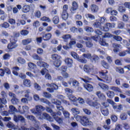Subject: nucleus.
<instances>
[{
    "label": "nucleus",
    "mask_w": 130,
    "mask_h": 130,
    "mask_svg": "<svg viewBox=\"0 0 130 130\" xmlns=\"http://www.w3.org/2000/svg\"><path fill=\"white\" fill-rule=\"evenodd\" d=\"M96 95L100 98V99H101L102 100H106V98L105 97L104 94L102 93L100 91H96Z\"/></svg>",
    "instance_id": "bb28decb"
},
{
    "label": "nucleus",
    "mask_w": 130,
    "mask_h": 130,
    "mask_svg": "<svg viewBox=\"0 0 130 130\" xmlns=\"http://www.w3.org/2000/svg\"><path fill=\"white\" fill-rule=\"evenodd\" d=\"M52 103L53 104H55L56 107L58 110V112L56 113V115L58 116H60L61 115V112L62 111L63 114L66 118H70V112H68V111H65L64 109L62 106H61V102L60 101L56 100V99H52Z\"/></svg>",
    "instance_id": "f03ea898"
},
{
    "label": "nucleus",
    "mask_w": 130,
    "mask_h": 130,
    "mask_svg": "<svg viewBox=\"0 0 130 130\" xmlns=\"http://www.w3.org/2000/svg\"><path fill=\"white\" fill-rule=\"evenodd\" d=\"M85 16L86 19H89V20H91V21L95 20V16L91 14H86Z\"/></svg>",
    "instance_id": "49530a36"
},
{
    "label": "nucleus",
    "mask_w": 130,
    "mask_h": 130,
    "mask_svg": "<svg viewBox=\"0 0 130 130\" xmlns=\"http://www.w3.org/2000/svg\"><path fill=\"white\" fill-rule=\"evenodd\" d=\"M32 58L36 60H40V61L42 60V58L40 57L39 56H38V55L36 54H34L32 55Z\"/></svg>",
    "instance_id": "bf43d9fd"
},
{
    "label": "nucleus",
    "mask_w": 130,
    "mask_h": 130,
    "mask_svg": "<svg viewBox=\"0 0 130 130\" xmlns=\"http://www.w3.org/2000/svg\"><path fill=\"white\" fill-rule=\"evenodd\" d=\"M68 83L69 84V85H72L73 87H74V88H77L78 87H79V85H80V83H79V81L76 80V79H74L73 78H71L69 81H68Z\"/></svg>",
    "instance_id": "4468645a"
},
{
    "label": "nucleus",
    "mask_w": 130,
    "mask_h": 130,
    "mask_svg": "<svg viewBox=\"0 0 130 130\" xmlns=\"http://www.w3.org/2000/svg\"><path fill=\"white\" fill-rule=\"evenodd\" d=\"M107 95L109 98H113L114 97V92L109 90L107 92Z\"/></svg>",
    "instance_id": "864d4df0"
},
{
    "label": "nucleus",
    "mask_w": 130,
    "mask_h": 130,
    "mask_svg": "<svg viewBox=\"0 0 130 130\" xmlns=\"http://www.w3.org/2000/svg\"><path fill=\"white\" fill-rule=\"evenodd\" d=\"M98 41L99 42V43L102 46H108V43H106L105 41H103V38H100L99 40Z\"/></svg>",
    "instance_id": "e433bc0d"
},
{
    "label": "nucleus",
    "mask_w": 130,
    "mask_h": 130,
    "mask_svg": "<svg viewBox=\"0 0 130 130\" xmlns=\"http://www.w3.org/2000/svg\"><path fill=\"white\" fill-rule=\"evenodd\" d=\"M13 119L15 122H19V121H21V122H25V118H24L23 116L20 115H14Z\"/></svg>",
    "instance_id": "2eb2a0df"
},
{
    "label": "nucleus",
    "mask_w": 130,
    "mask_h": 130,
    "mask_svg": "<svg viewBox=\"0 0 130 130\" xmlns=\"http://www.w3.org/2000/svg\"><path fill=\"white\" fill-rule=\"evenodd\" d=\"M84 30L86 31V32H87V33H92V32H94V29L90 26H86L84 28Z\"/></svg>",
    "instance_id": "09e8293b"
},
{
    "label": "nucleus",
    "mask_w": 130,
    "mask_h": 130,
    "mask_svg": "<svg viewBox=\"0 0 130 130\" xmlns=\"http://www.w3.org/2000/svg\"><path fill=\"white\" fill-rule=\"evenodd\" d=\"M77 39L80 43L84 44V43H85V41H84V40H90L91 38L86 36L82 37L81 36H78L77 37Z\"/></svg>",
    "instance_id": "aec40b11"
},
{
    "label": "nucleus",
    "mask_w": 130,
    "mask_h": 130,
    "mask_svg": "<svg viewBox=\"0 0 130 130\" xmlns=\"http://www.w3.org/2000/svg\"><path fill=\"white\" fill-rule=\"evenodd\" d=\"M51 58L54 60V66L56 68H59L61 64V57L56 54H54L51 55Z\"/></svg>",
    "instance_id": "423d86ee"
},
{
    "label": "nucleus",
    "mask_w": 130,
    "mask_h": 130,
    "mask_svg": "<svg viewBox=\"0 0 130 130\" xmlns=\"http://www.w3.org/2000/svg\"><path fill=\"white\" fill-rule=\"evenodd\" d=\"M98 6L95 4H92L90 6V9L92 12V13H97L98 12L99 10Z\"/></svg>",
    "instance_id": "c85d7f7f"
},
{
    "label": "nucleus",
    "mask_w": 130,
    "mask_h": 130,
    "mask_svg": "<svg viewBox=\"0 0 130 130\" xmlns=\"http://www.w3.org/2000/svg\"><path fill=\"white\" fill-rule=\"evenodd\" d=\"M71 111L73 113V114H80V110L79 109L76 108H73L71 109Z\"/></svg>",
    "instance_id": "3c124183"
},
{
    "label": "nucleus",
    "mask_w": 130,
    "mask_h": 130,
    "mask_svg": "<svg viewBox=\"0 0 130 130\" xmlns=\"http://www.w3.org/2000/svg\"><path fill=\"white\" fill-rule=\"evenodd\" d=\"M91 60L96 62L97 60H99V57L96 55H93L92 56H91Z\"/></svg>",
    "instance_id": "338daca9"
},
{
    "label": "nucleus",
    "mask_w": 130,
    "mask_h": 130,
    "mask_svg": "<svg viewBox=\"0 0 130 130\" xmlns=\"http://www.w3.org/2000/svg\"><path fill=\"white\" fill-rule=\"evenodd\" d=\"M46 86L48 87H50L53 90H57V89H58V86L54 83H52L51 84L49 83H47Z\"/></svg>",
    "instance_id": "72a5a7b5"
},
{
    "label": "nucleus",
    "mask_w": 130,
    "mask_h": 130,
    "mask_svg": "<svg viewBox=\"0 0 130 130\" xmlns=\"http://www.w3.org/2000/svg\"><path fill=\"white\" fill-rule=\"evenodd\" d=\"M80 79L81 80H82V81H83V82L85 83V84H83L84 88H85V89L88 91V92H92V91H93V90L94 89L93 85L87 83H89V82H90V81H91L92 79L87 76H84L83 78H81Z\"/></svg>",
    "instance_id": "20e7f679"
},
{
    "label": "nucleus",
    "mask_w": 130,
    "mask_h": 130,
    "mask_svg": "<svg viewBox=\"0 0 130 130\" xmlns=\"http://www.w3.org/2000/svg\"><path fill=\"white\" fill-rule=\"evenodd\" d=\"M18 47V45L16 43V41L13 42L12 39L10 40V43L8 45L7 48L10 50H12V49H15V48H17Z\"/></svg>",
    "instance_id": "ddd939ff"
},
{
    "label": "nucleus",
    "mask_w": 130,
    "mask_h": 130,
    "mask_svg": "<svg viewBox=\"0 0 130 130\" xmlns=\"http://www.w3.org/2000/svg\"><path fill=\"white\" fill-rule=\"evenodd\" d=\"M79 9V5L78 4V3L76 2V1H74L72 3V7H71V9L70 10L71 13H75L77 10Z\"/></svg>",
    "instance_id": "6ab92c4d"
},
{
    "label": "nucleus",
    "mask_w": 130,
    "mask_h": 130,
    "mask_svg": "<svg viewBox=\"0 0 130 130\" xmlns=\"http://www.w3.org/2000/svg\"><path fill=\"white\" fill-rule=\"evenodd\" d=\"M83 57L87 58V59H90L92 58V55L91 53H86L82 55Z\"/></svg>",
    "instance_id": "13d9d810"
},
{
    "label": "nucleus",
    "mask_w": 130,
    "mask_h": 130,
    "mask_svg": "<svg viewBox=\"0 0 130 130\" xmlns=\"http://www.w3.org/2000/svg\"><path fill=\"white\" fill-rule=\"evenodd\" d=\"M106 22H107L106 18L99 17L98 20L93 23V25L95 28H100L101 30H104V24H105Z\"/></svg>",
    "instance_id": "7ed1b4c3"
},
{
    "label": "nucleus",
    "mask_w": 130,
    "mask_h": 130,
    "mask_svg": "<svg viewBox=\"0 0 130 130\" xmlns=\"http://www.w3.org/2000/svg\"><path fill=\"white\" fill-rule=\"evenodd\" d=\"M26 118L29 119L35 123V126L39 129V125H40V123L39 121L36 120V118L33 115H27L26 116Z\"/></svg>",
    "instance_id": "0eeeda50"
},
{
    "label": "nucleus",
    "mask_w": 130,
    "mask_h": 130,
    "mask_svg": "<svg viewBox=\"0 0 130 130\" xmlns=\"http://www.w3.org/2000/svg\"><path fill=\"white\" fill-rule=\"evenodd\" d=\"M107 74H108V71H107L99 72L100 78L105 80V83H106V84H109L111 83V81H112V78L110 76L107 75Z\"/></svg>",
    "instance_id": "39448f33"
},
{
    "label": "nucleus",
    "mask_w": 130,
    "mask_h": 130,
    "mask_svg": "<svg viewBox=\"0 0 130 130\" xmlns=\"http://www.w3.org/2000/svg\"><path fill=\"white\" fill-rule=\"evenodd\" d=\"M45 110V108L41 105H38L36 106V109H32L30 110L31 113L35 114L39 117V119H47L49 121H52V118L46 113H42V111Z\"/></svg>",
    "instance_id": "f257e3e1"
},
{
    "label": "nucleus",
    "mask_w": 130,
    "mask_h": 130,
    "mask_svg": "<svg viewBox=\"0 0 130 130\" xmlns=\"http://www.w3.org/2000/svg\"><path fill=\"white\" fill-rule=\"evenodd\" d=\"M7 126L9 128H12L13 129H18V130H29V128H26V127L23 126L20 128H18V127H16L15 124L13 123L12 122H9L7 124Z\"/></svg>",
    "instance_id": "6e6552de"
},
{
    "label": "nucleus",
    "mask_w": 130,
    "mask_h": 130,
    "mask_svg": "<svg viewBox=\"0 0 130 130\" xmlns=\"http://www.w3.org/2000/svg\"><path fill=\"white\" fill-rule=\"evenodd\" d=\"M40 101L41 102H42V103H45V104H48V105H49V104H50V103L49 102V101H48V100H47L44 98L40 99Z\"/></svg>",
    "instance_id": "e2e57ef3"
},
{
    "label": "nucleus",
    "mask_w": 130,
    "mask_h": 130,
    "mask_svg": "<svg viewBox=\"0 0 130 130\" xmlns=\"http://www.w3.org/2000/svg\"><path fill=\"white\" fill-rule=\"evenodd\" d=\"M87 104L91 107H94L95 108H99L100 105L97 102H92L91 100L88 99L87 100Z\"/></svg>",
    "instance_id": "dca6fc26"
},
{
    "label": "nucleus",
    "mask_w": 130,
    "mask_h": 130,
    "mask_svg": "<svg viewBox=\"0 0 130 130\" xmlns=\"http://www.w3.org/2000/svg\"><path fill=\"white\" fill-rule=\"evenodd\" d=\"M61 38H62V39H63V40L64 41L67 42H68V40H69V39H71V38H72V36L70 34L63 35L61 37Z\"/></svg>",
    "instance_id": "2f4dec72"
},
{
    "label": "nucleus",
    "mask_w": 130,
    "mask_h": 130,
    "mask_svg": "<svg viewBox=\"0 0 130 130\" xmlns=\"http://www.w3.org/2000/svg\"><path fill=\"white\" fill-rule=\"evenodd\" d=\"M23 84L24 86H25V87H28V88H30V87L32 86V84L31 83V81H30V80H28V79H24L23 81Z\"/></svg>",
    "instance_id": "cd10ccee"
},
{
    "label": "nucleus",
    "mask_w": 130,
    "mask_h": 130,
    "mask_svg": "<svg viewBox=\"0 0 130 130\" xmlns=\"http://www.w3.org/2000/svg\"><path fill=\"white\" fill-rule=\"evenodd\" d=\"M68 98L69 100H70V101L73 103V104L74 105H75V106H78L79 105L76 103V102L78 101V99L77 98V97L73 94H70L68 95Z\"/></svg>",
    "instance_id": "a211bd4d"
},
{
    "label": "nucleus",
    "mask_w": 130,
    "mask_h": 130,
    "mask_svg": "<svg viewBox=\"0 0 130 130\" xmlns=\"http://www.w3.org/2000/svg\"><path fill=\"white\" fill-rule=\"evenodd\" d=\"M12 104H13V105H17L19 104L20 101L17 97L13 98L11 100Z\"/></svg>",
    "instance_id": "c9c22d12"
},
{
    "label": "nucleus",
    "mask_w": 130,
    "mask_h": 130,
    "mask_svg": "<svg viewBox=\"0 0 130 130\" xmlns=\"http://www.w3.org/2000/svg\"><path fill=\"white\" fill-rule=\"evenodd\" d=\"M46 110L47 112H49V113L51 114V115H52V116H56V115H57L56 114V113L53 112L52 111V110L51 109H50V108L47 107L46 108Z\"/></svg>",
    "instance_id": "a19ab883"
},
{
    "label": "nucleus",
    "mask_w": 130,
    "mask_h": 130,
    "mask_svg": "<svg viewBox=\"0 0 130 130\" xmlns=\"http://www.w3.org/2000/svg\"><path fill=\"white\" fill-rule=\"evenodd\" d=\"M18 110L13 105L9 106V110L8 112L10 114H15V112H17Z\"/></svg>",
    "instance_id": "393cba45"
},
{
    "label": "nucleus",
    "mask_w": 130,
    "mask_h": 130,
    "mask_svg": "<svg viewBox=\"0 0 130 130\" xmlns=\"http://www.w3.org/2000/svg\"><path fill=\"white\" fill-rule=\"evenodd\" d=\"M22 42L23 45H27V44H29V43H31V42H32V39H24L22 40Z\"/></svg>",
    "instance_id": "79ce46f5"
},
{
    "label": "nucleus",
    "mask_w": 130,
    "mask_h": 130,
    "mask_svg": "<svg viewBox=\"0 0 130 130\" xmlns=\"http://www.w3.org/2000/svg\"><path fill=\"white\" fill-rule=\"evenodd\" d=\"M102 66L105 68V69H109V64L107 63L105 61H102Z\"/></svg>",
    "instance_id": "680f3d73"
},
{
    "label": "nucleus",
    "mask_w": 130,
    "mask_h": 130,
    "mask_svg": "<svg viewBox=\"0 0 130 130\" xmlns=\"http://www.w3.org/2000/svg\"><path fill=\"white\" fill-rule=\"evenodd\" d=\"M86 41L85 42V45L86 47H88V48H91V47H93V43L91 41L89 40H85Z\"/></svg>",
    "instance_id": "37998d69"
},
{
    "label": "nucleus",
    "mask_w": 130,
    "mask_h": 130,
    "mask_svg": "<svg viewBox=\"0 0 130 130\" xmlns=\"http://www.w3.org/2000/svg\"><path fill=\"white\" fill-rule=\"evenodd\" d=\"M69 17V14H68V12H62L61 14V18L63 19V20H67L68 18Z\"/></svg>",
    "instance_id": "de8ad7c7"
},
{
    "label": "nucleus",
    "mask_w": 130,
    "mask_h": 130,
    "mask_svg": "<svg viewBox=\"0 0 130 130\" xmlns=\"http://www.w3.org/2000/svg\"><path fill=\"white\" fill-rule=\"evenodd\" d=\"M94 33H95V34L96 35H98L97 36H92L91 37V39H93V40H94V41H98L99 40V39H100V38H102L101 36H102V31H101V30H99V29H95L94 31Z\"/></svg>",
    "instance_id": "1a4fd4ad"
},
{
    "label": "nucleus",
    "mask_w": 130,
    "mask_h": 130,
    "mask_svg": "<svg viewBox=\"0 0 130 130\" xmlns=\"http://www.w3.org/2000/svg\"><path fill=\"white\" fill-rule=\"evenodd\" d=\"M37 64L39 67H42L43 68H45L46 69L48 68V67H49V65L47 63L42 61H38L37 62Z\"/></svg>",
    "instance_id": "5701e85b"
},
{
    "label": "nucleus",
    "mask_w": 130,
    "mask_h": 130,
    "mask_svg": "<svg viewBox=\"0 0 130 130\" xmlns=\"http://www.w3.org/2000/svg\"><path fill=\"white\" fill-rule=\"evenodd\" d=\"M17 71H20V68L19 67H13V71L12 73L14 76H19V73H18V72Z\"/></svg>",
    "instance_id": "c03bdc74"
},
{
    "label": "nucleus",
    "mask_w": 130,
    "mask_h": 130,
    "mask_svg": "<svg viewBox=\"0 0 130 130\" xmlns=\"http://www.w3.org/2000/svg\"><path fill=\"white\" fill-rule=\"evenodd\" d=\"M78 61L79 62H81V63H87V60L86 59L85 57H78V58L77 59Z\"/></svg>",
    "instance_id": "58836bf2"
},
{
    "label": "nucleus",
    "mask_w": 130,
    "mask_h": 130,
    "mask_svg": "<svg viewBox=\"0 0 130 130\" xmlns=\"http://www.w3.org/2000/svg\"><path fill=\"white\" fill-rule=\"evenodd\" d=\"M71 54L72 57H74V58L77 59V60L78 58H79V55H78V54H77L75 52H71Z\"/></svg>",
    "instance_id": "774afa93"
},
{
    "label": "nucleus",
    "mask_w": 130,
    "mask_h": 130,
    "mask_svg": "<svg viewBox=\"0 0 130 130\" xmlns=\"http://www.w3.org/2000/svg\"><path fill=\"white\" fill-rule=\"evenodd\" d=\"M43 97L45 98H47V99H49V98H51V95L50 93L47 92H43Z\"/></svg>",
    "instance_id": "052dcab7"
},
{
    "label": "nucleus",
    "mask_w": 130,
    "mask_h": 130,
    "mask_svg": "<svg viewBox=\"0 0 130 130\" xmlns=\"http://www.w3.org/2000/svg\"><path fill=\"white\" fill-rule=\"evenodd\" d=\"M119 118L121 120H126L127 119V114L126 113H122L120 114Z\"/></svg>",
    "instance_id": "ea45409f"
},
{
    "label": "nucleus",
    "mask_w": 130,
    "mask_h": 130,
    "mask_svg": "<svg viewBox=\"0 0 130 130\" xmlns=\"http://www.w3.org/2000/svg\"><path fill=\"white\" fill-rule=\"evenodd\" d=\"M101 113L104 115V116H108V114H109V111H108V109L105 108H103L101 110Z\"/></svg>",
    "instance_id": "7c9ffc66"
},
{
    "label": "nucleus",
    "mask_w": 130,
    "mask_h": 130,
    "mask_svg": "<svg viewBox=\"0 0 130 130\" xmlns=\"http://www.w3.org/2000/svg\"><path fill=\"white\" fill-rule=\"evenodd\" d=\"M98 85L100 86L101 89L105 92L106 91H108L109 90V86L103 83H99Z\"/></svg>",
    "instance_id": "412c9836"
},
{
    "label": "nucleus",
    "mask_w": 130,
    "mask_h": 130,
    "mask_svg": "<svg viewBox=\"0 0 130 130\" xmlns=\"http://www.w3.org/2000/svg\"><path fill=\"white\" fill-rule=\"evenodd\" d=\"M112 107L113 109L116 110L117 112H120V111L122 110V105L121 104L117 105L116 103H115V105L112 106Z\"/></svg>",
    "instance_id": "4be33fe9"
},
{
    "label": "nucleus",
    "mask_w": 130,
    "mask_h": 130,
    "mask_svg": "<svg viewBox=\"0 0 130 130\" xmlns=\"http://www.w3.org/2000/svg\"><path fill=\"white\" fill-rule=\"evenodd\" d=\"M17 61L18 63H20L21 64H24L26 63V60L22 57H18L17 59Z\"/></svg>",
    "instance_id": "a18cd8bd"
},
{
    "label": "nucleus",
    "mask_w": 130,
    "mask_h": 130,
    "mask_svg": "<svg viewBox=\"0 0 130 130\" xmlns=\"http://www.w3.org/2000/svg\"><path fill=\"white\" fill-rule=\"evenodd\" d=\"M116 71L119 74H123L124 73V71H123V69L121 68V67H117L116 68Z\"/></svg>",
    "instance_id": "69168bd1"
},
{
    "label": "nucleus",
    "mask_w": 130,
    "mask_h": 130,
    "mask_svg": "<svg viewBox=\"0 0 130 130\" xmlns=\"http://www.w3.org/2000/svg\"><path fill=\"white\" fill-rule=\"evenodd\" d=\"M110 89L115 92H118L119 93H122L121 90L118 87L115 86H112L110 87Z\"/></svg>",
    "instance_id": "8fccbe9b"
},
{
    "label": "nucleus",
    "mask_w": 130,
    "mask_h": 130,
    "mask_svg": "<svg viewBox=\"0 0 130 130\" xmlns=\"http://www.w3.org/2000/svg\"><path fill=\"white\" fill-rule=\"evenodd\" d=\"M122 20L123 22H127L129 20L128 15L126 14L123 15Z\"/></svg>",
    "instance_id": "0e129e2a"
},
{
    "label": "nucleus",
    "mask_w": 130,
    "mask_h": 130,
    "mask_svg": "<svg viewBox=\"0 0 130 130\" xmlns=\"http://www.w3.org/2000/svg\"><path fill=\"white\" fill-rule=\"evenodd\" d=\"M115 27V23H107L106 24L104 23V31H109L110 29H112Z\"/></svg>",
    "instance_id": "9b49d317"
},
{
    "label": "nucleus",
    "mask_w": 130,
    "mask_h": 130,
    "mask_svg": "<svg viewBox=\"0 0 130 130\" xmlns=\"http://www.w3.org/2000/svg\"><path fill=\"white\" fill-rule=\"evenodd\" d=\"M64 61L66 64H67L68 67H69V68H72V67H73V63H74V61L72 58L66 57L64 60Z\"/></svg>",
    "instance_id": "f3484780"
},
{
    "label": "nucleus",
    "mask_w": 130,
    "mask_h": 130,
    "mask_svg": "<svg viewBox=\"0 0 130 130\" xmlns=\"http://www.w3.org/2000/svg\"><path fill=\"white\" fill-rule=\"evenodd\" d=\"M81 123L84 126H87L90 125L92 122L89 121V119L87 117H83L81 119Z\"/></svg>",
    "instance_id": "f8f14e48"
},
{
    "label": "nucleus",
    "mask_w": 130,
    "mask_h": 130,
    "mask_svg": "<svg viewBox=\"0 0 130 130\" xmlns=\"http://www.w3.org/2000/svg\"><path fill=\"white\" fill-rule=\"evenodd\" d=\"M94 67L93 65L85 64L83 67V70L85 73H87V74H90V73H92Z\"/></svg>",
    "instance_id": "9d476101"
},
{
    "label": "nucleus",
    "mask_w": 130,
    "mask_h": 130,
    "mask_svg": "<svg viewBox=\"0 0 130 130\" xmlns=\"http://www.w3.org/2000/svg\"><path fill=\"white\" fill-rule=\"evenodd\" d=\"M5 98H2V99H0V109H3L4 108V106L3 104H7V99Z\"/></svg>",
    "instance_id": "c756f323"
},
{
    "label": "nucleus",
    "mask_w": 130,
    "mask_h": 130,
    "mask_svg": "<svg viewBox=\"0 0 130 130\" xmlns=\"http://www.w3.org/2000/svg\"><path fill=\"white\" fill-rule=\"evenodd\" d=\"M121 46L120 45H118V44H114L113 45L114 52H117V51H118V49H119V48H121Z\"/></svg>",
    "instance_id": "4c0bfd02"
},
{
    "label": "nucleus",
    "mask_w": 130,
    "mask_h": 130,
    "mask_svg": "<svg viewBox=\"0 0 130 130\" xmlns=\"http://www.w3.org/2000/svg\"><path fill=\"white\" fill-rule=\"evenodd\" d=\"M125 24L122 22H119L118 23V29H123Z\"/></svg>",
    "instance_id": "6e6d98bb"
},
{
    "label": "nucleus",
    "mask_w": 130,
    "mask_h": 130,
    "mask_svg": "<svg viewBox=\"0 0 130 130\" xmlns=\"http://www.w3.org/2000/svg\"><path fill=\"white\" fill-rule=\"evenodd\" d=\"M30 10H31V7H30V5H25L23 6L22 11L23 13H26L30 12Z\"/></svg>",
    "instance_id": "a878e982"
},
{
    "label": "nucleus",
    "mask_w": 130,
    "mask_h": 130,
    "mask_svg": "<svg viewBox=\"0 0 130 130\" xmlns=\"http://www.w3.org/2000/svg\"><path fill=\"white\" fill-rule=\"evenodd\" d=\"M52 37V35L51 34V33H47L43 36V40L44 41H48L50 40Z\"/></svg>",
    "instance_id": "b1692460"
},
{
    "label": "nucleus",
    "mask_w": 130,
    "mask_h": 130,
    "mask_svg": "<svg viewBox=\"0 0 130 130\" xmlns=\"http://www.w3.org/2000/svg\"><path fill=\"white\" fill-rule=\"evenodd\" d=\"M28 67L29 69V70H36L37 69V66L36 64H34L33 62H29L28 63Z\"/></svg>",
    "instance_id": "473e14b6"
},
{
    "label": "nucleus",
    "mask_w": 130,
    "mask_h": 130,
    "mask_svg": "<svg viewBox=\"0 0 130 130\" xmlns=\"http://www.w3.org/2000/svg\"><path fill=\"white\" fill-rule=\"evenodd\" d=\"M53 22L54 24L56 25L57 24H58L59 22V18H58V16H55L53 18Z\"/></svg>",
    "instance_id": "603ef678"
},
{
    "label": "nucleus",
    "mask_w": 130,
    "mask_h": 130,
    "mask_svg": "<svg viewBox=\"0 0 130 130\" xmlns=\"http://www.w3.org/2000/svg\"><path fill=\"white\" fill-rule=\"evenodd\" d=\"M0 27L1 28L7 29L10 27V24L8 22H4V23L0 24Z\"/></svg>",
    "instance_id": "5fc2aeb1"
},
{
    "label": "nucleus",
    "mask_w": 130,
    "mask_h": 130,
    "mask_svg": "<svg viewBox=\"0 0 130 130\" xmlns=\"http://www.w3.org/2000/svg\"><path fill=\"white\" fill-rule=\"evenodd\" d=\"M110 37H112V35L109 32H106L104 35L102 36V38H109Z\"/></svg>",
    "instance_id": "4d7b16f0"
},
{
    "label": "nucleus",
    "mask_w": 130,
    "mask_h": 130,
    "mask_svg": "<svg viewBox=\"0 0 130 130\" xmlns=\"http://www.w3.org/2000/svg\"><path fill=\"white\" fill-rule=\"evenodd\" d=\"M54 119H55V120L56 121V122H57L58 123H59V124H62L63 122V120H62V118H60L58 116H53Z\"/></svg>",
    "instance_id": "f704fd0d"
}]
</instances>
